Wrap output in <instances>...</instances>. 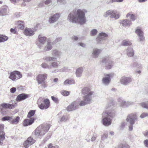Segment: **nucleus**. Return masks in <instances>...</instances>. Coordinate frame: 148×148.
Wrapping results in <instances>:
<instances>
[{"label":"nucleus","instance_id":"obj_21","mask_svg":"<svg viewBox=\"0 0 148 148\" xmlns=\"http://www.w3.org/2000/svg\"><path fill=\"white\" fill-rule=\"evenodd\" d=\"M16 106V103L14 104H6L5 103H2L1 104V106L2 108L1 109V112L2 113L3 110H5L6 108L12 109L14 108Z\"/></svg>","mask_w":148,"mask_h":148},{"label":"nucleus","instance_id":"obj_28","mask_svg":"<svg viewBox=\"0 0 148 148\" xmlns=\"http://www.w3.org/2000/svg\"><path fill=\"white\" fill-rule=\"evenodd\" d=\"M34 120L33 118H31L30 119H26L23 122L24 125L26 126L31 125L34 123Z\"/></svg>","mask_w":148,"mask_h":148},{"label":"nucleus","instance_id":"obj_2","mask_svg":"<svg viewBox=\"0 0 148 148\" xmlns=\"http://www.w3.org/2000/svg\"><path fill=\"white\" fill-rule=\"evenodd\" d=\"M116 112L113 109V103L112 101L108 103L105 107V110L102 114L101 122L105 126L110 125L112 123L111 119L115 115Z\"/></svg>","mask_w":148,"mask_h":148},{"label":"nucleus","instance_id":"obj_10","mask_svg":"<svg viewBox=\"0 0 148 148\" xmlns=\"http://www.w3.org/2000/svg\"><path fill=\"white\" fill-rule=\"evenodd\" d=\"M110 15L111 18H114L115 19H118L120 16V14L119 13L116 14L115 13L114 10H110L107 11L104 13L103 16L105 17H107Z\"/></svg>","mask_w":148,"mask_h":148},{"label":"nucleus","instance_id":"obj_51","mask_svg":"<svg viewBox=\"0 0 148 148\" xmlns=\"http://www.w3.org/2000/svg\"><path fill=\"white\" fill-rule=\"evenodd\" d=\"M12 119V117L9 116H5L3 117L2 120L3 121L10 120Z\"/></svg>","mask_w":148,"mask_h":148},{"label":"nucleus","instance_id":"obj_16","mask_svg":"<svg viewBox=\"0 0 148 148\" xmlns=\"http://www.w3.org/2000/svg\"><path fill=\"white\" fill-rule=\"evenodd\" d=\"M102 62L106 64V67L107 69H111L113 66V62L111 61L108 57L104 58Z\"/></svg>","mask_w":148,"mask_h":148},{"label":"nucleus","instance_id":"obj_19","mask_svg":"<svg viewBox=\"0 0 148 148\" xmlns=\"http://www.w3.org/2000/svg\"><path fill=\"white\" fill-rule=\"evenodd\" d=\"M35 142V140L33 139L32 137H29L24 142L23 145L25 148H27L30 145L33 144Z\"/></svg>","mask_w":148,"mask_h":148},{"label":"nucleus","instance_id":"obj_64","mask_svg":"<svg viewBox=\"0 0 148 148\" xmlns=\"http://www.w3.org/2000/svg\"><path fill=\"white\" fill-rule=\"evenodd\" d=\"M15 14L17 18L21 16L20 12H16L15 13Z\"/></svg>","mask_w":148,"mask_h":148},{"label":"nucleus","instance_id":"obj_15","mask_svg":"<svg viewBox=\"0 0 148 148\" xmlns=\"http://www.w3.org/2000/svg\"><path fill=\"white\" fill-rule=\"evenodd\" d=\"M61 14L59 13L51 15L49 18V21L50 23H53L58 20Z\"/></svg>","mask_w":148,"mask_h":148},{"label":"nucleus","instance_id":"obj_13","mask_svg":"<svg viewBox=\"0 0 148 148\" xmlns=\"http://www.w3.org/2000/svg\"><path fill=\"white\" fill-rule=\"evenodd\" d=\"M118 101L120 104V106L124 107H128L134 104V103L131 101H126L123 99L121 98H119L118 99Z\"/></svg>","mask_w":148,"mask_h":148},{"label":"nucleus","instance_id":"obj_25","mask_svg":"<svg viewBox=\"0 0 148 148\" xmlns=\"http://www.w3.org/2000/svg\"><path fill=\"white\" fill-rule=\"evenodd\" d=\"M28 95L25 93H22L19 95L16 98V100L18 102H20L24 100L28 97Z\"/></svg>","mask_w":148,"mask_h":148},{"label":"nucleus","instance_id":"obj_14","mask_svg":"<svg viewBox=\"0 0 148 148\" xmlns=\"http://www.w3.org/2000/svg\"><path fill=\"white\" fill-rule=\"evenodd\" d=\"M108 35L106 33L104 32L100 33L98 36L97 38V43L99 44L103 43V41L106 39Z\"/></svg>","mask_w":148,"mask_h":148},{"label":"nucleus","instance_id":"obj_60","mask_svg":"<svg viewBox=\"0 0 148 148\" xmlns=\"http://www.w3.org/2000/svg\"><path fill=\"white\" fill-rule=\"evenodd\" d=\"M12 3L14 4H15L17 2L20 1V0H9Z\"/></svg>","mask_w":148,"mask_h":148},{"label":"nucleus","instance_id":"obj_58","mask_svg":"<svg viewBox=\"0 0 148 148\" xmlns=\"http://www.w3.org/2000/svg\"><path fill=\"white\" fill-rule=\"evenodd\" d=\"M51 2V0H46L45 2V3L46 5H48L50 4Z\"/></svg>","mask_w":148,"mask_h":148},{"label":"nucleus","instance_id":"obj_59","mask_svg":"<svg viewBox=\"0 0 148 148\" xmlns=\"http://www.w3.org/2000/svg\"><path fill=\"white\" fill-rule=\"evenodd\" d=\"M10 31L11 32L14 34H16L17 33V32L15 29L11 28L10 30Z\"/></svg>","mask_w":148,"mask_h":148},{"label":"nucleus","instance_id":"obj_50","mask_svg":"<svg viewBox=\"0 0 148 148\" xmlns=\"http://www.w3.org/2000/svg\"><path fill=\"white\" fill-rule=\"evenodd\" d=\"M91 132L89 134H87L85 137V140H86V141L88 142H89L90 141V139L91 137L90 136V135L91 133Z\"/></svg>","mask_w":148,"mask_h":148},{"label":"nucleus","instance_id":"obj_8","mask_svg":"<svg viewBox=\"0 0 148 148\" xmlns=\"http://www.w3.org/2000/svg\"><path fill=\"white\" fill-rule=\"evenodd\" d=\"M8 78L13 81H15L21 78L22 77L21 73L17 71H14L9 73Z\"/></svg>","mask_w":148,"mask_h":148},{"label":"nucleus","instance_id":"obj_7","mask_svg":"<svg viewBox=\"0 0 148 148\" xmlns=\"http://www.w3.org/2000/svg\"><path fill=\"white\" fill-rule=\"evenodd\" d=\"M81 101L80 99H78L75 101L72 102L67 108V110L68 111H71L75 110L79 108V106H83L84 105H81Z\"/></svg>","mask_w":148,"mask_h":148},{"label":"nucleus","instance_id":"obj_23","mask_svg":"<svg viewBox=\"0 0 148 148\" xmlns=\"http://www.w3.org/2000/svg\"><path fill=\"white\" fill-rule=\"evenodd\" d=\"M46 37L43 36L42 35H39L38 36V40L39 42L40 45H39V47L41 49L42 46L46 42Z\"/></svg>","mask_w":148,"mask_h":148},{"label":"nucleus","instance_id":"obj_63","mask_svg":"<svg viewBox=\"0 0 148 148\" xmlns=\"http://www.w3.org/2000/svg\"><path fill=\"white\" fill-rule=\"evenodd\" d=\"M78 44L81 47H86V45L84 43H78Z\"/></svg>","mask_w":148,"mask_h":148},{"label":"nucleus","instance_id":"obj_9","mask_svg":"<svg viewBox=\"0 0 148 148\" xmlns=\"http://www.w3.org/2000/svg\"><path fill=\"white\" fill-rule=\"evenodd\" d=\"M47 74L44 73L38 75L36 77V80L38 84H41L42 86L44 88L46 87L45 81L47 79Z\"/></svg>","mask_w":148,"mask_h":148},{"label":"nucleus","instance_id":"obj_22","mask_svg":"<svg viewBox=\"0 0 148 148\" xmlns=\"http://www.w3.org/2000/svg\"><path fill=\"white\" fill-rule=\"evenodd\" d=\"M132 81V78L130 77H122L120 80L121 83L123 85H126L128 84Z\"/></svg>","mask_w":148,"mask_h":148},{"label":"nucleus","instance_id":"obj_6","mask_svg":"<svg viewBox=\"0 0 148 148\" xmlns=\"http://www.w3.org/2000/svg\"><path fill=\"white\" fill-rule=\"evenodd\" d=\"M39 108L41 110L47 109L50 106V102L48 99H44L42 98H39L37 101Z\"/></svg>","mask_w":148,"mask_h":148},{"label":"nucleus","instance_id":"obj_39","mask_svg":"<svg viewBox=\"0 0 148 148\" xmlns=\"http://www.w3.org/2000/svg\"><path fill=\"white\" fill-rule=\"evenodd\" d=\"M98 32L97 30L95 29H93L91 30L90 32V35L91 36H96Z\"/></svg>","mask_w":148,"mask_h":148},{"label":"nucleus","instance_id":"obj_5","mask_svg":"<svg viewBox=\"0 0 148 148\" xmlns=\"http://www.w3.org/2000/svg\"><path fill=\"white\" fill-rule=\"evenodd\" d=\"M62 52L59 50L53 49L52 51V55L53 57L46 56L43 58V59L46 62L55 61L57 59L56 58H59L62 55Z\"/></svg>","mask_w":148,"mask_h":148},{"label":"nucleus","instance_id":"obj_24","mask_svg":"<svg viewBox=\"0 0 148 148\" xmlns=\"http://www.w3.org/2000/svg\"><path fill=\"white\" fill-rule=\"evenodd\" d=\"M120 23L122 26L125 27L130 26L132 24L131 20L128 19L121 20Z\"/></svg>","mask_w":148,"mask_h":148},{"label":"nucleus","instance_id":"obj_57","mask_svg":"<svg viewBox=\"0 0 148 148\" xmlns=\"http://www.w3.org/2000/svg\"><path fill=\"white\" fill-rule=\"evenodd\" d=\"M16 90V88L15 87H12L10 89V92L12 93H14Z\"/></svg>","mask_w":148,"mask_h":148},{"label":"nucleus","instance_id":"obj_11","mask_svg":"<svg viewBox=\"0 0 148 148\" xmlns=\"http://www.w3.org/2000/svg\"><path fill=\"white\" fill-rule=\"evenodd\" d=\"M112 74H104L101 80L102 84L105 86H107L111 82V78Z\"/></svg>","mask_w":148,"mask_h":148},{"label":"nucleus","instance_id":"obj_20","mask_svg":"<svg viewBox=\"0 0 148 148\" xmlns=\"http://www.w3.org/2000/svg\"><path fill=\"white\" fill-rule=\"evenodd\" d=\"M35 30L34 28H26L24 30V33L27 36H31L34 34Z\"/></svg>","mask_w":148,"mask_h":148},{"label":"nucleus","instance_id":"obj_49","mask_svg":"<svg viewBox=\"0 0 148 148\" xmlns=\"http://www.w3.org/2000/svg\"><path fill=\"white\" fill-rule=\"evenodd\" d=\"M58 146L54 144L50 143L48 145V148H58Z\"/></svg>","mask_w":148,"mask_h":148},{"label":"nucleus","instance_id":"obj_46","mask_svg":"<svg viewBox=\"0 0 148 148\" xmlns=\"http://www.w3.org/2000/svg\"><path fill=\"white\" fill-rule=\"evenodd\" d=\"M135 32L138 36L143 35V31L140 29H137L135 31Z\"/></svg>","mask_w":148,"mask_h":148},{"label":"nucleus","instance_id":"obj_34","mask_svg":"<svg viewBox=\"0 0 148 148\" xmlns=\"http://www.w3.org/2000/svg\"><path fill=\"white\" fill-rule=\"evenodd\" d=\"M51 63L50 65H49V67L50 68V70L52 69L53 68H56L58 66V64L57 62L54 61Z\"/></svg>","mask_w":148,"mask_h":148},{"label":"nucleus","instance_id":"obj_26","mask_svg":"<svg viewBox=\"0 0 148 148\" xmlns=\"http://www.w3.org/2000/svg\"><path fill=\"white\" fill-rule=\"evenodd\" d=\"M102 50L101 49L94 48L93 49L92 53V56L94 58L98 57L99 54L101 53Z\"/></svg>","mask_w":148,"mask_h":148},{"label":"nucleus","instance_id":"obj_38","mask_svg":"<svg viewBox=\"0 0 148 148\" xmlns=\"http://www.w3.org/2000/svg\"><path fill=\"white\" fill-rule=\"evenodd\" d=\"M123 1L124 0H109L107 1L106 3L107 4H109L114 2H121Z\"/></svg>","mask_w":148,"mask_h":148},{"label":"nucleus","instance_id":"obj_3","mask_svg":"<svg viewBox=\"0 0 148 148\" xmlns=\"http://www.w3.org/2000/svg\"><path fill=\"white\" fill-rule=\"evenodd\" d=\"M81 92L83 95H85L83 96V99L80 98L81 105H85L90 103L92 101V96L94 92L90 91V89L88 87H84L81 90Z\"/></svg>","mask_w":148,"mask_h":148},{"label":"nucleus","instance_id":"obj_48","mask_svg":"<svg viewBox=\"0 0 148 148\" xmlns=\"http://www.w3.org/2000/svg\"><path fill=\"white\" fill-rule=\"evenodd\" d=\"M108 133H105L101 136V140L102 141H104L105 140L107 139V138L108 137Z\"/></svg>","mask_w":148,"mask_h":148},{"label":"nucleus","instance_id":"obj_33","mask_svg":"<svg viewBox=\"0 0 148 148\" xmlns=\"http://www.w3.org/2000/svg\"><path fill=\"white\" fill-rule=\"evenodd\" d=\"M16 25H17V27L18 28L21 29H23L24 26V23L23 21H18L16 23Z\"/></svg>","mask_w":148,"mask_h":148},{"label":"nucleus","instance_id":"obj_53","mask_svg":"<svg viewBox=\"0 0 148 148\" xmlns=\"http://www.w3.org/2000/svg\"><path fill=\"white\" fill-rule=\"evenodd\" d=\"M62 39L61 37H58L57 38L56 40L53 42V44H54L57 43V42L60 41Z\"/></svg>","mask_w":148,"mask_h":148},{"label":"nucleus","instance_id":"obj_27","mask_svg":"<svg viewBox=\"0 0 148 148\" xmlns=\"http://www.w3.org/2000/svg\"><path fill=\"white\" fill-rule=\"evenodd\" d=\"M126 54L129 57H132L134 55V52L132 48L131 47H128L126 50Z\"/></svg>","mask_w":148,"mask_h":148},{"label":"nucleus","instance_id":"obj_40","mask_svg":"<svg viewBox=\"0 0 148 148\" xmlns=\"http://www.w3.org/2000/svg\"><path fill=\"white\" fill-rule=\"evenodd\" d=\"M19 119L20 117L18 116L16 117V118L13 119L10 122L12 124H16L18 123Z\"/></svg>","mask_w":148,"mask_h":148},{"label":"nucleus","instance_id":"obj_29","mask_svg":"<svg viewBox=\"0 0 148 148\" xmlns=\"http://www.w3.org/2000/svg\"><path fill=\"white\" fill-rule=\"evenodd\" d=\"M52 48L51 42L48 41L47 42L45 46L44 47L43 50L45 51H49L51 50Z\"/></svg>","mask_w":148,"mask_h":148},{"label":"nucleus","instance_id":"obj_32","mask_svg":"<svg viewBox=\"0 0 148 148\" xmlns=\"http://www.w3.org/2000/svg\"><path fill=\"white\" fill-rule=\"evenodd\" d=\"M126 17L127 18L129 17L131 21H134L136 19V16L131 12L127 14L126 15Z\"/></svg>","mask_w":148,"mask_h":148},{"label":"nucleus","instance_id":"obj_61","mask_svg":"<svg viewBox=\"0 0 148 148\" xmlns=\"http://www.w3.org/2000/svg\"><path fill=\"white\" fill-rule=\"evenodd\" d=\"M145 145L147 147H148V140L146 139L144 141Z\"/></svg>","mask_w":148,"mask_h":148},{"label":"nucleus","instance_id":"obj_17","mask_svg":"<svg viewBox=\"0 0 148 148\" xmlns=\"http://www.w3.org/2000/svg\"><path fill=\"white\" fill-rule=\"evenodd\" d=\"M9 11V10L8 6L3 5L0 8V15L1 16H6L8 14Z\"/></svg>","mask_w":148,"mask_h":148},{"label":"nucleus","instance_id":"obj_62","mask_svg":"<svg viewBox=\"0 0 148 148\" xmlns=\"http://www.w3.org/2000/svg\"><path fill=\"white\" fill-rule=\"evenodd\" d=\"M134 124H130V125L129 126V130L130 131H132L133 130V125Z\"/></svg>","mask_w":148,"mask_h":148},{"label":"nucleus","instance_id":"obj_43","mask_svg":"<svg viewBox=\"0 0 148 148\" xmlns=\"http://www.w3.org/2000/svg\"><path fill=\"white\" fill-rule=\"evenodd\" d=\"M140 105L142 107L148 109V101L147 103L142 102L140 103Z\"/></svg>","mask_w":148,"mask_h":148},{"label":"nucleus","instance_id":"obj_45","mask_svg":"<svg viewBox=\"0 0 148 148\" xmlns=\"http://www.w3.org/2000/svg\"><path fill=\"white\" fill-rule=\"evenodd\" d=\"M41 67L44 69H47L50 70V68L49 67V65L46 62L43 63L41 65Z\"/></svg>","mask_w":148,"mask_h":148},{"label":"nucleus","instance_id":"obj_31","mask_svg":"<svg viewBox=\"0 0 148 148\" xmlns=\"http://www.w3.org/2000/svg\"><path fill=\"white\" fill-rule=\"evenodd\" d=\"M83 71V69L82 67H80L77 68L75 74L77 77H81L82 73Z\"/></svg>","mask_w":148,"mask_h":148},{"label":"nucleus","instance_id":"obj_4","mask_svg":"<svg viewBox=\"0 0 148 148\" xmlns=\"http://www.w3.org/2000/svg\"><path fill=\"white\" fill-rule=\"evenodd\" d=\"M50 126V124H49L40 125L34 131L35 135L37 137L40 138L48 132Z\"/></svg>","mask_w":148,"mask_h":148},{"label":"nucleus","instance_id":"obj_18","mask_svg":"<svg viewBox=\"0 0 148 148\" xmlns=\"http://www.w3.org/2000/svg\"><path fill=\"white\" fill-rule=\"evenodd\" d=\"M4 125L2 124H0V145H2L5 139V133L3 131Z\"/></svg>","mask_w":148,"mask_h":148},{"label":"nucleus","instance_id":"obj_56","mask_svg":"<svg viewBox=\"0 0 148 148\" xmlns=\"http://www.w3.org/2000/svg\"><path fill=\"white\" fill-rule=\"evenodd\" d=\"M148 115V113H143L141 114L140 117L142 118H144L145 117L147 116Z\"/></svg>","mask_w":148,"mask_h":148},{"label":"nucleus","instance_id":"obj_12","mask_svg":"<svg viewBox=\"0 0 148 148\" xmlns=\"http://www.w3.org/2000/svg\"><path fill=\"white\" fill-rule=\"evenodd\" d=\"M137 119L136 114L135 113H132L129 114L127 116L126 119V121L129 122L130 124H134L136 120Z\"/></svg>","mask_w":148,"mask_h":148},{"label":"nucleus","instance_id":"obj_47","mask_svg":"<svg viewBox=\"0 0 148 148\" xmlns=\"http://www.w3.org/2000/svg\"><path fill=\"white\" fill-rule=\"evenodd\" d=\"M97 136V134L95 133H94L91 138L90 141L92 142L95 141Z\"/></svg>","mask_w":148,"mask_h":148},{"label":"nucleus","instance_id":"obj_37","mask_svg":"<svg viewBox=\"0 0 148 148\" xmlns=\"http://www.w3.org/2000/svg\"><path fill=\"white\" fill-rule=\"evenodd\" d=\"M118 147L119 148H128L129 147V145L124 142L119 144Z\"/></svg>","mask_w":148,"mask_h":148},{"label":"nucleus","instance_id":"obj_54","mask_svg":"<svg viewBox=\"0 0 148 148\" xmlns=\"http://www.w3.org/2000/svg\"><path fill=\"white\" fill-rule=\"evenodd\" d=\"M66 0H57V2L63 4H65L66 3Z\"/></svg>","mask_w":148,"mask_h":148},{"label":"nucleus","instance_id":"obj_36","mask_svg":"<svg viewBox=\"0 0 148 148\" xmlns=\"http://www.w3.org/2000/svg\"><path fill=\"white\" fill-rule=\"evenodd\" d=\"M121 45L125 46H130L132 43L130 41L124 40L122 42Z\"/></svg>","mask_w":148,"mask_h":148},{"label":"nucleus","instance_id":"obj_41","mask_svg":"<svg viewBox=\"0 0 148 148\" xmlns=\"http://www.w3.org/2000/svg\"><path fill=\"white\" fill-rule=\"evenodd\" d=\"M35 112V110H30L29 112L27 115L28 118H30L34 115Z\"/></svg>","mask_w":148,"mask_h":148},{"label":"nucleus","instance_id":"obj_42","mask_svg":"<svg viewBox=\"0 0 148 148\" xmlns=\"http://www.w3.org/2000/svg\"><path fill=\"white\" fill-rule=\"evenodd\" d=\"M61 94L64 96H67L69 95L70 92L66 90H63L61 91Z\"/></svg>","mask_w":148,"mask_h":148},{"label":"nucleus","instance_id":"obj_52","mask_svg":"<svg viewBox=\"0 0 148 148\" xmlns=\"http://www.w3.org/2000/svg\"><path fill=\"white\" fill-rule=\"evenodd\" d=\"M139 41L140 42L143 41L145 40V37L143 35L138 36Z\"/></svg>","mask_w":148,"mask_h":148},{"label":"nucleus","instance_id":"obj_55","mask_svg":"<svg viewBox=\"0 0 148 148\" xmlns=\"http://www.w3.org/2000/svg\"><path fill=\"white\" fill-rule=\"evenodd\" d=\"M51 98L56 103H58V102L59 100L58 98H56L53 96L51 97Z\"/></svg>","mask_w":148,"mask_h":148},{"label":"nucleus","instance_id":"obj_35","mask_svg":"<svg viewBox=\"0 0 148 148\" xmlns=\"http://www.w3.org/2000/svg\"><path fill=\"white\" fill-rule=\"evenodd\" d=\"M8 39V37L3 35H0V43L4 42Z\"/></svg>","mask_w":148,"mask_h":148},{"label":"nucleus","instance_id":"obj_1","mask_svg":"<svg viewBox=\"0 0 148 148\" xmlns=\"http://www.w3.org/2000/svg\"><path fill=\"white\" fill-rule=\"evenodd\" d=\"M87 12V10L85 9H77L68 15V19L72 23L83 25L86 22L85 14Z\"/></svg>","mask_w":148,"mask_h":148},{"label":"nucleus","instance_id":"obj_44","mask_svg":"<svg viewBox=\"0 0 148 148\" xmlns=\"http://www.w3.org/2000/svg\"><path fill=\"white\" fill-rule=\"evenodd\" d=\"M68 119V117L67 116H63L60 119V121L61 122L66 121Z\"/></svg>","mask_w":148,"mask_h":148},{"label":"nucleus","instance_id":"obj_30","mask_svg":"<svg viewBox=\"0 0 148 148\" xmlns=\"http://www.w3.org/2000/svg\"><path fill=\"white\" fill-rule=\"evenodd\" d=\"M75 83L74 80L71 79H68L65 80L63 83V85H72Z\"/></svg>","mask_w":148,"mask_h":148}]
</instances>
